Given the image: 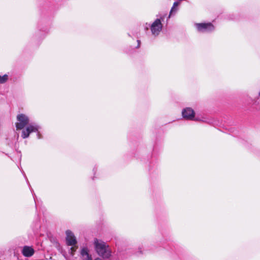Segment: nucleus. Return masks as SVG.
Here are the masks:
<instances>
[{"label":"nucleus","mask_w":260,"mask_h":260,"mask_svg":"<svg viewBox=\"0 0 260 260\" xmlns=\"http://www.w3.org/2000/svg\"><path fill=\"white\" fill-rule=\"evenodd\" d=\"M115 244L117 247V257L119 260H123L125 258L135 255L140 256L143 254L142 248L139 247L138 251H135L133 248L129 247L125 241H121L115 238Z\"/></svg>","instance_id":"obj_1"},{"label":"nucleus","mask_w":260,"mask_h":260,"mask_svg":"<svg viewBox=\"0 0 260 260\" xmlns=\"http://www.w3.org/2000/svg\"><path fill=\"white\" fill-rule=\"evenodd\" d=\"M95 249L98 254L103 258H108L111 256V251L109 246L104 242L94 240Z\"/></svg>","instance_id":"obj_2"},{"label":"nucleus","mask_w":260,"mask_h":260,"mask_svg":"<svg viewBox=\"0 0 260 260\" xmlns=\"http://www.w3.org/2000/svg\"><path fill=\"white\" fill-rule=\"evenodd\" d=\"M195 25L199 32H210L215 29L214 26L210 22L196 23Z\"/></svg>","instance_id":"obj_3"},{"label":"nucleus","mask_w":260,"mask_h":260,"mask_svg":"<svg viewBox=\"0 0 260 260\" xmlns=\"http://www.w3.org/2000/svg\"><path fill=\"white\" fill-rule=\"evenodd\" d=\"M17 120L19 122L16 123L17 129H22L29 123L28 117L23 114H20L17 116Z\"/></svg>","instance_id":"obj_4"},{"label":"nucleus","mask_w":260,"mask_h":260,"mask_svg":"<svg viewBox=\"0 0 260 260\" xmlns=\"http://www.w3.org/2000/svg\"><path fill=\"white\" fill-rule=\"evenodd\" d=\"M162 24L160 23V19H156L150 26L152 34L155 37L157 36L161 31Z\"/></svg>","instance_id":"obj_5"},{"label":"nucleus","mask_w":260,"mask_h":260,"mask_svg":"<svg viewBox=\"0 0 260 260\" xmlns=\"http://www.w3.org/2000/svg\"><path fill=\"white\" fill-rule=\"evenodd\" d=\"M40 126L37 124H29L22 132L21 137L23 139L29 137V134L32 132H38Z\"/></svg>","instance_id":"obj_6"},{"label":"nucleus","mask_w":260,"mask_h":260,"mask_svg":"<svg viewBox=\"0 0 260 260\" xmlns=\"http://www.w3.org/2000/svg\"><path fill=\"white\" fill-rule=\"evenodd\" d=\"M182 115L184 119L192 120L194 118L195 112L192 108L188 107L183 109Z\"/></svg>","instance_id":"obj_7"},{"label":"nucleus","mask_w":260,"mask_h":260,"mask_svg":"<svg viewBox=\"0 0 260 260\" xmlns=\"http://www.w3.org/2000/svg\"><path fill=\"white\" fill-rule=\"evenodd\" d=\"M66 234V243L68 246H74L77 243L76 239L72 232L67 230Z\"/></svg>","instance_id":"obj_8"},{"label":"nucleus","mask_w":260,"mask_h":260,"mask_svg":"<svg viewBox=\"0 0 260 260\" xmlns=\"http://www.w3.org/2000/svg\"><path fill=\"white\" fill-rule=\"evenodd\" d=\"M128 36L132 38H136L137 42V45L134 47L135 49H138L140 48L141 45V41L139 39L140 37V32L138 30H135L131 32V34L128 33Z\"/></svg>","instance_id":"obj_9"},{"label":"nucleus","mask_w":260,"mask_h":260,"mask_svg":"<svg viewBox=\"0 0 260 260\" xmlns=\"http://www.w3.org/2000/svg\"><path fill=\"white\" fill-rule=\"evenodd\" d=\"M22 253L25 257H30L34 254V250L31 247L25 246L23 248Z\"/></svg>","instance_id":"obj_10"},{"label":"nucleus","mask_w":260,"mask_h":260,"mask_svg":"<svg viewBox=\"0 0 260 260\" xmlns=\"http://www.w3.org/2000/svg\"><path fill=\"white\" fill-rule=\"evenodd\" d=\"M157 160H156L155 159H153V158H152V160L150 162L149 164V171H151V170H152V168H155L157 167Z\"/></svg>","instance_id":"obj_11"},{"label":"nucleus","mask_w":260,"mask_h":260,"mask_svg":"<svg viewBox=\"0 0 260 260\" xmlns=\"http://www.w3.org/2000/svg\"><path fill=\"white\" fill-rule=\"evenodd\" d=\"M167 13H164L163 14H159L156 15V16L158 17L157 19H160V23H161L162 21V22L164 21V20L166 18V17H167Z\"/></svg>","instance_id":"obj_12"},{"label":"nucleus","mask_w":260,"mask_h":260,"mask_svg":"<svg viewBox=\"0 0 260 260\" xmlns=\"http://www.w3.org/2000/svg\"><path fill=\"white\" fill-rule=\"evenodd\" d=\"M227 19L229 20H236L238 19L233 14H230L227 15Z\"/></svg>","instance_id":"obj_13"},{"label":"nucleus","mask_w":260,"mask_h":260,"mask_svg":"<svg viewBox=\"0 0 260 260\" xmlns=\"http://www.w3.org/2000/svg\"><path fill=\"white\" fill-rule=\"evenodd\" d=\"M176 11V9H175V7H174L173 6L171 11H170V15L167 17V22L168 21V19L170 18V16L172 14V13H173V11Z\"/></svg>","instance_id":"obj_14"},{"label":"nucleus","mask_w":260,"mask_h":260,"mask_svg":"<svg viewBox=\"0 0 260 260\" xmlns=\"http://www.w3.org/2000/svg\"><path fill=\"white\" fill-rule=\"evenodd\" d=\"M76 249H75V248L74 247H71L70 249V253H71V254L72 255H74V252L75 251Z\"/></svg>","instance_id":"obj_15"},{"label":"nucleus","mask_w":260,"mask_h":260,"mask_svg":"<svg viewBox=\"0 0 260 260\" xmlns=\"http://www.w3.org/2000/svg\"><path fill=\"white\" fill-rule=\"evenodd\" d=\"M37 133V136L38 139H41L42 138L41 134L38 131V132H36Z\"/></svg>","instance_id":"obj_16"},{"label":"nucleus","mask_w":260,"mask_h":260,"mask_svg":"<svg viewBox=\"0 0 260 260\" xmlns=\"http://www.w3.org/2000/svg\"><path fill=\"white\" fill-rule=\"evenodd\" d=\"M179 2H175L174 3L173 6L175 7H177L179 5Z\"/></svg>","instance_id":"obj_17"},{"label":"nucleus","mask_w":260,"mask_h":260,"mask_svg":"<svg viewBox=\"0 0 260 260\" xmlns=\"http://www.w3.org/2000/svg\"><path fill=\"white\" fill-rule=\"evenodd\" d=\"M162 246H164V247L165 248L168 249V248L166 247V246L164 244H162Z\"/></svg>","instance_id":"obj_18"},{"label":"nucleus","mask_w":260,"mask_h":260,"mask_svg":"<svg viewBox=\"0 0 260 260\" xmlns=\"http://www.w3.org/2000/svg\"><path fill=\"white\" fill-rule=\"evenodd\" d=\"M154 248H151L150 249H149V250H153Z\"/></svg>","instance_id":"obj_19"},{"label":"nucleus","mask_w":260,"mask_h":260,"mask_svg":"<svg viewBox=\"0 0 260 260\" xmlns=\"http://www.w3.org/2000/svg\"><path fill=\"white\" fill-rule=\"evenodd\" d=\"M258 96H260V91L258 93Z\"/></svg>","instance_id":"obj_20"},{"label":"nucleus","mask_w":260,"mask_h":260,"mask_svg":"<svg viewBox=\"0 0 260 260\" xmlns=\"http://www.w3.org/2000/svg\"><path fill=\"white\" fill-rule=\"evenodd\" d=\"M257 110H260V108H259L258 109L257 108Z\"/></svg>","instance_id":"obj_21"}]
</instances>
